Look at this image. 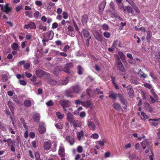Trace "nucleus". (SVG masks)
<instances>
[{
	"instance_id": "1",
	"label": "nucleus",
	"mask_w": 160,
	"mask_h": 160,
	"mask_svg": "<svg viewBox=\"0 0 160 160\" xmlns=\"http://www.w3.org/2000/svg\"><path fill=\"white\" fill-rule=\"evenodd\" d=\"M35 74L40 78L45 77L46 79H49L50 78V74L42 70L38 69L35 71Z\"/></svg>"
},
{
	"instance_id": "2",
	"label": "nucleus",
	"mask_w": 160,
	"mask_h": 160,
	"mask_svg": "<svg viewBox=\"0 0 160 160\" xmlns=\"http://www.w3.org/2000/svg\"><path fill=\"white\" fill-rule=\"evenodd\" d=\"M118 96L119 100L122 103L123 108L125 109H127L128 103L126 98L122 94H119Z\"/></svg>"
},
{
	"instance_id": "3",
	"label": "nucleus",
	"mask_w": 160,
	"mask_h": 160,
	"mask_svg": "<svg viewBox=\"0 0 160 160\" xmlns=\"http://www.w3.org/2000/svg\"><path fill=\"white\" fill-rule=\"evenodd\" d=\"M73 67V64L72 62H68L66 63L64 67V72L69 74L70 73V69Z\"/></svg>"
},
{
	"instance_id": "4",
	"label": "nucleus",
	"mask_w": 160,
	"mask_h": 160,
	"mask_svg": "<svg viewBox=\"0 0 160 160\" xmlns=\"http://www.w3.org/2000/svg\"><path fill=\"white\" fill-rule=\"evenodd\" d=\"M45 125V124L44 122H41L39 123L38 130L40 133L43 134L46 132V128Z\"/></svg>"
},
{
	"instance_id": "5",
	"label": "nucleus",
	"mask_w": 160,
	"mask_h": 160,
	"mask_svg": "<svg viewBox=\"0 0 160 160\" xmlns=\"http://www.w3.org/2000/svg\"><path fill=\"white\" fill-rule=\"evenodd\" d=\"M127 89L128 91L129 97L131 98H133L134 97V90L132 88V87L128 85L127 87Z\"/></svg>"
},
{
	"instance_id": "6",
	"label": "nucleus",
	"mask_w": 160,
	"mask_h": 160,
	"mask_svg": "<svg viewBox=\"0 0 160 160\" xmlns=\"http://www.w3.org/2000/svg\"><path fill=\"white\" fill-rule=\"evenodd\" d=\"M59 103L62 107H68L69 106L70 102L67 100H61L59 101Z\"/></svg>"
},
{
	"instance_id": "7",
	"label": "nucleus",
	"mask_w": 160,
	"mask_h": 160,
	"mask_svg": "<svg viewBox=\"0 0 160 160\" xmlns=\"http://www.w3.org/2000/svg\"><path fill=\"white\" fill-rule=\"evenodd\" d=\"M87 125L89 129L92 131L96 129V126L94 122L90 120H88L87 122Z\"/></svg>"
},
{
	"instance_id": "8",
	"label": "nucleus",
	"mask_w": 160,
	"mask_h": 160,
	"mask_svg": "<svg viewBox=\"0 0 160 160\" xmlns=\"http://www.w3.org/2000/svg\"><path fill=\"white\" fill-rule=\"evenodd\" d=\"M150 143L148 140L145 139L141 143L142 147L143 149H145L146 148H149L150 147Z\"/></svg>"
},
{
	"instance_id": "9",
	"label": "nucleus",
	"mask_w": 160,
	"mask_h": 160,
	"mask_svg": "<svg viewBox=\"0 0 160 160\" xmlns=\"http://www.w3.org/2000/svg\"><path fill=\"white\" fill-rule=\"evenodd\" d=\"M119 94H121L120 93H117L116 92H114L113 91H110L108 97L109 98H112L113 100H115L116 99L117 97L119 98Z\"/></svg>"
},
{
	"instance_id": "10",
	"label": "nucleus",
	"mask_w": 160,
	"mask_h": 160,
	"mask_svg": "<svg viewBox=\"0 0 160 160\" xmlns=\"http://www.w3.org/2000/svg\"><path fill=\"white\" fill-rule=\"evenodd\" d=\"M73 92L75 93H79L81 91V88L78 85H76L72 87Z\"/></svg>"
},
{
	"instance_id": "11",
	"label": "nucleus",
	"mask_w": 160,
	"mask_h": 160,
	"mask_svg": "<svg viewBox=\"0 0 160 160\" xmlns=\"http://www.w3.org/2000/svg\"><path fill=\"white\" fill-rule=\"evenodd\" d=\"M160 120V118L158 119H149L148 120L149 122L150 123L151 125L153 126H157L158 124V123L155 122L159 121Z\"/></svg>"
},
{
	"instance_id": "12",
	"label": "nucleus",
	"mask_w": 160,
	"mask_h": 160,
	"mask_svg": "<svg viewBox=\"0 0 160 160\" xmlns=\"http://www.w3.org/2000/svg\"><path fill=\"white\" fill-rule=\"evenodd\" d=\"M94 37L98 41L100 42L102 41V36L99 32H95Z\"/></svg>"
},
{
	"instance_id": "13",
	"label": "nucleus",
	"mask_w": 160,
	"mask_h": 160,
	"mask_svg": "<svg viewBox=\"0 0 160 160\" xmlns=\"http://www.w3.org/2000/svg\"><path fill=\"white\" fill-rule=\"evenodd\" d=\"M74 93L71 90H67L65 91V96L68 98H73L74 97Z\"/></svg>"
},
{
	"instance_id": "14",
	"label": "nucleus",
	"mask_w": 160,
	"mask_h": 160,
	"mask_svg": "<svg viewBox=\"0 0 160 160\" xmlns=\"http://www.w3.org/2000/svg\"><path fill=\"white\" fill-rule=\"evenodd\" d=\"M58 154L61 157H64L65 156V149L62 146L60 147Z\"/></svg>"
},
{
	"instance_id": "15",
	"label": "nucleus",
	"mask_w": 160,
	"mask_h": 160,
	"mask_svg": "<svg viewBox=\"0 0 160 160\" xmlns=\"http://www.w3.org/2000/svg\"><path fill=\"white\" fill-rule=\"evenodd\" d=\"M51 147V143L49 141L45 142L44 143L43 148L44 149L48 150Z\"/></svg>"
},
{
	"instance_id": "16",
	"label": "nucleus",
	"mask_w": 160,
	"mask_h": 160,
	"mask_svg": "<svg viewBox=\"0 0 160 160\" xmlns=\"http://www.w3.org/2000/svg\"><path fill=\"white\" fill-rule=\"evenodd\" d=\"M8 5V3H6L4 6L3 10H2L3 12L7 14H8L11 10V8L9 7Z\"/></svg>"
},
{
	"instance_id": "17",
	"label": "nucleus",
	"mask_w": 160,
	"mask_h": 160,
	"mask_svg": "<svg viewBox=\"0 0 160 160\" xmlns=\"http://www.w3.org/2000/svg\"><path fill=\"white\" fill-rule=\"evenodd\" d=\"M84 132L85 131L82 130L80 132H76L78 140H81V137H83Z\"/></svg>"
},
{
	"instance_id": "18",
	"label": "nucleus",
	"mask_w": 160,
	"mask_h": 160,
	"mask_svg": "<svg viewBox=\"0 0 160 160\" xmlns=\"http://www.w3.org/2000/svg\"><path fill=\"white\" fill-rule=\"evenodd\" d=\"M73 117L74 116L70 112H68L67 114V119L70 123L72 122L74 119Z\"/></svg>"
},
{
	"instance_id": "19",
	"label": "nucleus",
	"mask_w": 160,
	"mask_h": 160,
	"mask_svg": "<svg viewBox=\"0 0 160 160\" xmlns=\"http://www.w3.org/2000/svg\"><path fill=\"white\" fill-rule=\"evenodd\" d=\"M40 118V116L39 113H36L34 114L33 116V119L36 122H38Z\"/></svg>"
},
{
	"instance_id": "20",
	"label": "nucleus",
	"mask_w": 160,
	"mask_h": 160,
	"mask_svg": "<svg viewBox=\"0 0 160 160\" xmlns=\"http://www.w3.org/2000/svg\"><path fill=\"white\" fill-rule=\"evenodd\" d=\"M88 17L87 14H84L82 17V22L83 25H85L87 22Z\"/></svg>"
},
{
	"instance_id": "21",
	"label": "nucleus",
	"mask_w": 160,
	"mask_h": 160,
	"mask_svg": "<svg viewBox=\"0 0 160 160\" xmlns=\"http://www.w3.org/2000/svg\"><path fill=\"white\" fill-rule=\"evenodd\" d=\"M72 123L73 127L75 128L80 127L82 124L81 122L77 120H73Z\"/></svg>"
},
{
	"instance_id": "22",
	"label": "nucleus",
	"mask_w": 160,
	"mask_h": 160,
	"mask_svg": "<svg viewBox=\"0 0 160 160\" xmlns=\"http://www.w3.org/2000/svg\"><path fill=\"white\" fill-rule=\"evenodd\" d=\"M8 105L10 109L12 114L14 113V106L13 103L9 101L8 102Z\"/></svg>"
},
{
	"instance_id": "23",
	"label": "nucleus",
	"mask_w": 160,
	"mask_h": 160,
	"mask_svg": "<svg viewBox=\"0 0 160 160\" xmlns=\"http://www.w3.org/2000/svg\"><path fill=\"white\" fill-rule=\"evenodd\" d=\"M145 109L148 112H152L153 110V108L150 106V105L148 103H144Z\"/></svg>"
},
{
	"instance_id": "24",
	"label": "nucleus",
	"mask_w": 160,
	"mask_h": 160,
	"mask_svg": "<svg viewBox=\"0 0 160 160\" xmlns=\"http://www.w3.org/2000/svg\"><path fill=\"white\" fill-rule=\"evenodd\" d=\"M113 108L117 111H119L122 108L121 105L118 102H115L113 104Z\"/></svg>"
},
{
	"instance_id": "25",
	"label": "nucleus",
	"mask_w": 160,
	"mask_h": 160,
	"mask_svg": "<svg viewBox=\"0 0 160 160\" xmlns=\"http://www.w3.org/2000/svg\"><path fill=\"white\" fill-rule=\"evenodd\" d=\"M66 140L71 145H73L74 143V138L70 136L66 137Z\"/></svg>"
},
{
	"instance_id": "26",
	"label": "nucleus",
	"mask_w": 160,
	"mask_h": 160,
	"mask_svg": "<svg viewBox=\"0 0 160 160\" xmlns=\"http://www.w3.org/2000/svg\"><path fill=\"white\" fill-rule=\"evenodd\" d=\"M82 31L85 38H88L91 37L90 35V32L86 29H83Z\"/></svg>"
},
{
	"instance_id": "27",
	"label": "nucleus",
	"mask_w": 160,
	"mask_h": 160,
	"mask_svg": "<svg viewBox=\"0 0 160 160\" xmlns=\"http://www.w3.org/2000/svg\"><path fill=\"white\" fill-rule=\"evenodd\" d=\"M23 103L25 106L27 107H29L32 105L31 101L28 99L25 100Z\"/></svg>"
},
{
	"instance_id": "28",
	"label": "nucleus",
	"mask_w": 160,
	"mask_h": 160,
	"mask_svg": "<svg viewBox=\"0 0 160 160\" xmlns=\"http://www.w3.org/2000/svg\"><path fill=\"white\" fill-rule=\"evenodd\" d=\"M48 83L52 86H54L57 85V82L54 79H49L48 81Z\"/></svg>"
},
{
	"instance_id": "29",
	"label": "nucleus",
	"mask_w": 160,
	"mask_h": 160,
	"mask_svg": "<svg viewBox=\"0 0 160 160\" xmlns=\"http://www.w3.org/2000/svg\"><path fill=\"white\" fill-rule=\"evenodd\" d=\"M52 33H53V32L52 30H51L50 31L47 32L46 33H45L44 35L49 38V40H51L53 38V36L51 37V36Z\"/></svg>"
},
{
	"instance_id": "30",
	"label": "nucleus",
	"mask_w": 160,
	"mask_h": 160,
	"mask_svg": "<svg viewBox=\"0 0 160 160\" xmlns=\"http://www.w3.org/2000/svg\"><path fill=\"white\" fill-rule=\"evenodd\" d=\"M138 74L139 75L140 78H143V79L146 78L147 77V75L143 72L141 69L139 70V72L138 73Z\"/></svg>"
},
{
	"instance_id": "31",
	"label": "nucleus",
	"mask_w": 160,
	"mask_h": 160,
	"mask_svg": "<svg viewBox=\"0 0 160 160\" xmlns=\"http://www.w3.org/2000/svg\"><path fill=\"white\" fill-rule=\"evenodd\" d=\"M64 68H63L61 66H58L56 67L55 69V72H60L61 71L64 72Z\"/></svg>"
},
{
	"instance_id": "32",
	"label": "nucleus",
	"mask_w": 160,
	"mask_h": 160,
	"mask_svg": "<svg viewBox=\"0 0 160 160\" xmlns=\"http://www.w3.org/2000/svg\"><path fill=\"white\" fill-rule=\"evenodd\" d=\"M112 47H114L115 48L117 47H121V42L118 41H114L112 44Z\"/></svg>"
},
{
	"instance_id": "33",
	"label": "nucleus",
	"mask_w": 160,
	"mask_h": 160,
	"mask_svg": "<svg viewBox=\"0 0 160 160\" xmlns=\"http://www.w3.org/2000/svg\"><path fill=\"white\" fill-rule=\"evenodd\" d=\"M141 115L140 116L141 119L143 120H144L146 119H148L149 117L148 116L146 115L144 112H141Z\"/></svg>"
},
{
	"instance_id": "34",
	"label": "nucleus",
	"mask_w": 160,
	"mask_h": 160,
	"mask_svg": "<svg viewBox=\"0 0 160 160\" xmlns=\"http://www.w3.org/2000/svg\"><path fill=\"white\" fill-rule=\"evenodd\" d=\"M55 126L58 129H62L63 128V123L62 122H58L55 124Z\"/></svg>"
},
{
	"instance_id": "35",
	"label": "nucleus",
	"mask_w": 160,
	"mask_h": 160,
	"mask_svg": "<svg viewBox=\"0 0 160 160\" xmlns=\"http://www.w3.org/2000/svg\"><path fill=\"white\" fill-rule=\"evenodd\" d=\"M111 78L112 83L114 85L115 88L117 89H118L119 87L115 82V78L114 77L112 76H111Z\"/></svg>"
},
{
	"instance_id": "36",
	"label": "nucleus",
	"mask_w": 160,
	"mask_h": 160,
	"mask_svg": "<svg viewBox=\"0 0 160 160\" xmlns=\"http://www.w3.org/2000/svg\"><path fill=\"white\" fill-rule=\"evenodd\" d=\"M117 67L118 70L119 71L124 72V68L122 65V63H121L120 64H118L117 65Z\"/></svg>"
},
{
	"instance_id": "37",
	"label": "nucleus",
	"mask_w": 160,
	"mask_h": 160,
	"mask_svg": "<svg viewBox=\"0 0 160 160\" xmlns=\"http://www.w3.org/2000/svg\"><path fill=\"white\" fill-rule=\"evenodd\" d=\"M12 49L14 51H16L18 49L19 46L18 44L16 42H14L12 44L11 46Z\"/></svg>"
},
{
	"instance_id": "38",
	"label": "nucleus",
	"mask_w": 160,
	"mask_h": 160,
	"mask_svg": "<svg viewBox=\"0 0 160 160\" xmlns=\"http://www.w3.org/2000/svg\"><path fill=\"white\" fill-rule=\"evenodd\" d=\"M56 115L59 119H62L63 118L64 116V114H62L59 112H56Z\"/></svg>"
},
{
	"instance_id": "39",
	"label": "nucleus",
	"mask_w": 160,
	"mask_h": 160,
	"mask_svg": "<svg viewBox=\"0 0 160 160\" xmlns=\"http://www.w3.org/2000/svg\"><path fill=\"white\" fill-rule=\"evenodd\" d=\"M146 39L148 42L149 43L150 42L151 38V32L149 31L147 32V35L146 36Z\"/></svg>"
},
{
	"instance_id": "40",
	"label": "nucleus",
	"mask_w": 160,
	"mask_h": 160,
	"mask_svg": "<svg viewBox=\"0 0 160 160\" xmlns=\"http://www.w3.org/2000/svg\"><path fill=\"white\" fill-rule=\"evenodd\" d=\"M105 4L106 3L104 2H102L101 3L99 7V10L100 11L102 12L103 11Z\"/></svg>"
},
{
	"instance_id": "41",
	"label": "nucleus",
	"mask_w": 160,
	"mask_h": 160,
	"mask_svg": "<svg viewBox=\"0 0 160 160\" xmlns=\"http://www.w3.org/2000/svg\"><path fill=\"white\" fill-rule=\"evenodd\" d=\"M127 12L129 13H131L133 14V11L132 8L129 6H127L126 7Z\"/></svg>"
},
{
	"instance_id": "42",
	"label": "nucleus",
	"mask_w": 160,
	"mask_h": 160,
	"mask_svg": "<svg viewBox=\"0 0 160 160\" xmlns=\"http://www.w3.org/2000/svg\"><path fill=\"white\" fill-rule=\"evenodd\" d=\"M15 142L13 141L11 138H8V139L7 143L8 144V146L9 147H10L12 145L13 143H15Z\"/></svg>"
},
{
	"instance_id": "43",
	"label": "nucleus",
	"mask_w": 160,
	"mask_h": 160,
	"mask_svg": "<svg viewBox=\"0 0 160 160\" xmlns=\"http://www.w3.org/2000/svg\"><path fill=\"white\" fill-rule=\"evenodd\" d=\"M30 28L35 29L36 28V25L34 22H30L29 23Z\"/></svg>"
},
{
	"instance_id": "44",
	"label": "nucleus",
	"mask_w": 160,
	"mask_h": 160,
	"mask_svg": "<svg viewBox=\"0 0 160 160\" xmlns=\"http://www.w3.org/2000/svg\"><path fill=\"white\" fill-rule=\"evenodd\" d=\"M117 65L122 63L121 61L120 58L118 55H117V57L115 58V62Z\"/></svg>"
},
{
	"instance_id": "45",
	"label": "nucleus",
	"mask_w": 160,
	"mask_h": 160,
	"mask_svg": "<svg viewBox=\"0 0 160 160\" xmlns=\"http://www.w3.org/2000/svg\"><path fill=\"white\" fill-rule=\"evenodd\" d=\"M132 7L135 10L136 12L138 13H139L140 12V11L138 7L134 3L133 5H132Z\"/></svg>"
},
{
	"instance_id": "46",
	"label": "nucleus",
	"mask_w": 160,
	"mask_h": 160,
	"mask_svg": "<svg viewBox=\"0 0 160 160\" xmlns=\"http://www.w3.org/2000/svg\"><path fill=\"white\" fill-rule=\"evenodd\" d=\"M78 73L79 75H81L82 74V72L83 71V69L79 65L78 66Z\"/></svg>"
},
{
	"instance_id": "47",
	"label": "nucleus",
	"mask_w": 160,
	"mask_h": 160,
	"mask_svg": "<svg viewBox=\"0 0 160 160\" xmlns=\"http://www.w3.org/2000/svg\"><path fill=\"white\" fill-rule=\"evenodd\" d=\"M103 36L106 38H108L110 37V33L106 31L104 32L103 33Z\"/></svg>"
},
{
	"instance_id": "48",
	"label": "nucleus",
	"mask_w": 160,
	"mask_h": 160,
	"mask_svg": "<svg viewBox=\"0 0 160 160\" xmlns=\"http://www.w3.org/2000/svg\"><path fill=\"white\" fill-rule=\"evenodd\" d=\"M102 29L105 31L108 30L109 29V26L105 23L103 24L102 25Z\"/></svg>"
},
{
	"instance_id": "49",
	"label": "nucleus",
	"mask_w": 160,
	"mask_h": 160,
	"mask_svg": "<svg viewBox=\"0 0 160 160\" xmlns=\"http://www.w3.org/2000/svg\"><path fill=\"white\" fill-rule=\"evenodd\" d=\"M46 104L48 107L52 106L54 105V102L52 100H50L46 102Z\"/></svg>"
},
{
	"instance_id": "50",
	"label": "nucleus",
	"mask_w": 160,
	"mask_h": 160,
	"mask_svg": "<svg viewBox=\"0 0 160 160\" xmlns=\"http://www.w3.org/2000/svg\"><path fill=\"white\" fill-rule=\"evenodd\" d=\"M86 107L87 108L89 107H90V106L92 105V102L90 100H88L86 102Z\"/></svg>"
},
{
	"instance_id": "51",
	"label": "nucleus",
	"mask_w": 160,
	"mask_h": 160,
	"mask_svg": "<svg viewBox=\"0 0 160 160\" xmlns=\"http://www.w3.org/2000/svg\"><path fill=\"white\" fill-rule=\"evenodd\" d=\"M143 86L146 88L151 89L152 88V85L150 83H146L143 84Z\"/></svg>"
},
{
	"instance_id": "52",
	"label": "nucleus",
	"mask_w": 160,
	"mask_h": 160,
	"mask_svg": "<svg viewBox=\"0 0 160 160\" xmlns=\"http://www.w3.org/2000/svg\"><path fill=\"white\" fill-rule=\"evenodd\" d=\"M2 80L3 82H6L8 80V77L6 75H3L2 77Z\"/></svg>"
},
{
	"instance_id": "53",
	"label": "nucleus",
	"mask_w": 160,
	"mask_h": 160,
	"mask_svg": "<svg viewBox=\"0 0 160 160\" xmlns=\"http://www.w3.org/2000/svg\"><path fill=\"white\" fill-rule=\"evenodd\" d=\"M38 28L40 29H42L43 31H45L47 30L46 27L43 26L42 24L39 25Z\"/></svg>"
},
{
	"instance_id": "54",
	"label": "nucleus",
	"mask_w": 160,
	"mask_h": 160,
	"mask_svg": "<svg viewBox=\"0 0 160 160\" xmlns=\"http://www.w3.org/2000/svg\"><path fill=\"white\" fill-rule=\"evenodd\" d=\"M32 14V12L29 11H27L25 12V15L26 16H28L31 18Z\"/></svg>"
},
{
	"instance_id": "55",
	"label": "nucleus",
	"mask_w": 160,
	"mask_h": 160,
	"mask_svg": "<svg viewBox=\"0 0 160 160\" xmlns=\"http://www.w3.org/2000/svg\"><path fill=\"white\" fill-rule=\"evenodd\" d=\"M68 79H66L65 80L61 81V84L62 85H66L68 84Z\"/></svg>"
},
{
	"instance_id": "56",
	"label": "nucleus",
	"mask_w": 160,
	"mask_h": 160,
	"mask_svg": "<svg viewBox=\"0 0 160 160\" xmlns=\"http://www.w3.org/2000/svg\"><path fill=\"white\" fill-rule=\"evenodd\" d=\"M35 4L38 6L41 7L42 4V2L40 1H36L35 2Z\"/></svg>"
},
{
	"instance_id": "57",
	"label": "nucleus",
	"mask_w": 160,
	"mask_h": 160,
	"mask_svg": "<svg viewBox=\"0 0 160 160\" xmlns=\"http://www.w3.org/2000/svg\"><path fill=\"white\" fill-rule=\"evenodd\" d=\"M91 137L94 139H97L99 137V136L98 134L94 133L92 135Z\"/></svg>"
},
{
	"instance_id": "58",
	"label": "nucleus",
	"mask_w": 160,
	"mask_h": 160,
	"mask_svg": "<svg viewBox=\"0 0 160 160\" xmlns=\"http://www.w3.org/2000/svg\"><path fill=\"white\" fill-rule=\"evenodd\" d=\"M77 152L79 153H81L82 152L83 150L82 147L81 146H79L77 148Z\"/></svg>"
},
{
	"instance_id": "59",
	"label": "nucleus",
	"mask_w": 160,
	"mask_h": 160,
	"mask_svg": "<svg viewBox=\"0 0 160 160\" xmlns=\"http://www.w3.org/2000/svg\"><path fill=\"white\" fill-rule=\"evenodd\" d=\"M35 157L36 158V160L40 158V155L38 152H35Z\"/></svg>"
},
{
	"instance_id": "60",
	"label": "nucleus",
	"mask_w": 160,
	"mask_h": 160,
	"mask_svg": "<svg viewBox=\"0 0 160 160\" xmlns=\"http://www.w3.org/2000/svg\"><path fill=\"white\" fill-rule=\"evenodd\" d=\"M19 83L22 85L25 86L27 84V82L23 80H20L19 81Z\"/></svg>"
},
{
	"instance_id": "61",
	"label": "nucleus",
	"mask_w": 160,
	"mask_h": 160,
	"mask_svg": "<svg viewBox=\"0 0 160 160\" xmlns=\"http://www.w3.org/2000/svg\"><path fill=\"white\" fill-rule=\"evenodd\" d=\"M30 64L28 62L25 63L24 65V68L26 69H28L30 68Z\"/></svg>"
},
{
	"instance_id": "62",
	"label": "nucleus",
	"mask_w": 160,
	"mask_h": 160,
	"mask_svg": "<svg viewBox=\"0 0 160 160\" xmlns=\"http://www.w3.org/2000/svg\"><path fill=\"white\" fill-rule=\"evenodd\" d=\"M29 137L32 138H34L35 137V134L33 132H31L29 133Z\"/></svg>"
},
{
	"instance_id": "63",
	"label": "nucleus",
	"mask_w": 160,
	"mask_h": 160,
	"mask_svg": "<svg viewBox=\"0 0 160 160\" xmlns=\"http://www.w3.org/2000/svg\"><path fill=\"white\" fill-rule=\"evenodd\" d=\"M63 17L64 19H66L68 18V14L67 12H64L62 13Z\"/></svg>"
},
{
	"instance_id": "64",
	"label": "nucleus",
	"mask_w": 160,
	"mask_h": 160,
	"mask_svg": "<svg viewBox=\"0 0 160 160\" xmlns=\"http://www.w3.org/2000/svg\"><path fill=\"white\" fill-rule=\"evenodd\" d=\"M70 49V47L68 45H66L63 48V51L65 52H66L68 50Z\"/></svg>"
}]
</instances>
